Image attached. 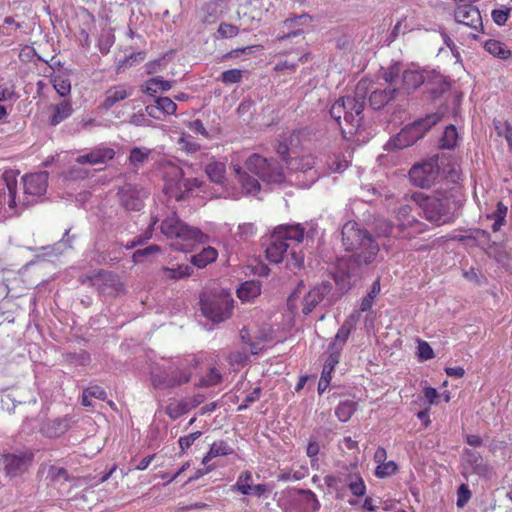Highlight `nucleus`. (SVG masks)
Listing matches in <instances>:
<instances>
[{
    "mask_svg": "<svg viewBox=\"0 0 512 512\" xmlns=\"http://www.w3.org/2000/svg\"><path fill=\"white\" fill-rule=\"evenodd\" d=\"M90 284L103 294H118L122 290V284L117 275L108 271H101L87 279Z\"/></svg>",
    "mask_w": 512,
    "mask_h": 512,
    "instance_id": "16",
    "label": "nucleus"
},
{
    "mask_svg": "<svg viewBox=\"0 0 512 512\" xmlns=\"http://www.w3.org/2000/svg\"><path fill=\"white\" fill-rule=\"evenodd\" d=\"M396 470L397 465L394 461L383 462L376 467L375 475L379 478H385L394 474Z\"/></svg>",
    "mask_w": 512,
    "mask_h": 512,
    "instance_id": "52",
    "label": "nucleus"
},
{
    "mask_svg": "<svg viewBox=\"0 0 512 512\" xmlns=\"http://www.w3.org/2000/svg\"><path fill=\"white\" fill-rule=\"evenodd\" d=\"M235 171L238 175L239 182L246 193L255 194L260 190V183L258 179L251 177L245 172H241L240 168H236Z\"/></svg>",
    "mask_w": 512,
    "mask_h": 512,
    "instance_id": "40",
    "label": "nucleus"
},
{
    "mask_svg": "<svg viewBox=\"0 0 512 512\" xmlns=\"http://www.w3.org/2000/svg\"><path fill=\"white\" fill-rule=\"evenodd\" d=\"M400 93L401 91L399 87H386L384 89H376L370 94V105L373 107V109H380L391 100L398 98Z\"/></svg>",
    "mask_w": 512,
    "mask_h": 512,
    "instance_id": "25",
    "label": "nucleus"
},
{
    "mask_svg": "<svg viewBox=\"0 0 512 512\" xmlns=\"http://www.w3.org/2000/svg\"><path fill=\"white\" fill-rule=\"evenodd\" d=\"M187 127L194 133L196 134H199L201 136H203L204 138L206 139H209L210 138V135L208 133V131L206 130V128L204 127L203 123L201 120L199 119H196L194 121H190L188 124H187Z\"/></svg>",
    "mask_w": 512,
    "mask_h": 512,
    "instance_id": "60",
    "label": "nucleus"
},
{
    "mask_svg": "<svg viewBox=\"0 0 512 512\" xmlns=\"http://www.w3.org/2000/svg\"><path fill=\"white\" fill-rule=\"evenodd\" d=\"M32 455L27 452H0V470L8 477L22 474L30 463Z\"/></svg>",
    "mask_w": 512,
    "mask_h": 512,
    "instance_id": "12",
    "label": "nucleus"
},
{
    "mask_svg": "<svg viewBox=\"0 0 512 512\" xmlns=\"http://www.w3.org/2000/svg\"><path fill=\"white\" fill-rule=\"evenodd\" d=\"M133 89L127 88L125 85H117L106 92V97L102 103V107L106 110L112 108L117 102L122 101L132 95Z\"/></svg>",
    "mask_w": 512,
    "mask_h": 512,
    "instance_id": "29",
    "label": "nucleus"
},
{
    "mask_svg": "<svg viewBox=\"0 0 512 512\" xmlns=\"http://www.w3.org/2000/svg\"><path fill=\"white\" fill-rule=\"evenodd\" d=\"M401 74L400 64L395 63L383 72L382 78L386 83H388L387 87H398V84L401 81Z\"/></svg>",
    "mask_w": 512,
    "mask_h": 512,
    "instance_id": "42",
    "label": "nucleus"
},
{
    "mask_svg": "<svg viewBox=\"0 0 512 512\" xmlns=\"http://www.w3.org/2000/svg\"><path fill=\"white\" fill-rule=\"evenodd\" d=\"M115 150L111 147L99 145L91 149L88 153L77 157L76 162L81 165H99L105 164L115 157Z\"/></svg>",
    "mask_w": 512,
    "mask_h": 512,
    "instance_id": "18",
    "label": "nucleus"
},
{
    "mask_svg": "<svg viewBox=\"0 0 512 512\" xmlns=\"http://www.w3.org/2000/svg\"><path fill=\"white\" fill-rule=\"evenodd\" d=\"M189 410L185 402L170 403L166 408L167 415L172 419H177Z\"/></svg>",
    "mask_w": 512,
    "mask_h": 512,
    "instance_id": "51",
    "label": "nucleus"
},
{
    "mask_svg": "<svg viewBox=\"0 0 512 512\" xmlns=\"http://www.w3.org/2000/svg\"><path fill=\"white\" fill-rule=\"evenodd\" d=\"M164 180V193L176 201L184 199L187 193L193 191L194 188L199 187L201 184L197 178L185 179L183 170L175 164H168L166 166Z\"/></svg>",
    "mask_w": 512,
    "mask_h": 512,
    "instance_id": "8",
    "label": "nucleus"
},
{
    "mask_svg": "<svg viewBox=\"0 0 512 512\" xmlns=\"http://www.w3.org/2000/svg\"><path fill=\"white\" fill-rule=\"evenodd\" d=\"M411 201L421 207L425 218L436 225H443L452 221L457 201L452 192L438 191L431 196L422 193L411 195Z\"/></svg>",
    "mask_w": 512,
    "mask_h": 512,
    "instance_id": "5",
    "label": "nucleus"
},
{
    "mask_svg": "<svg viewBox=\"0 0 512 512\" xmlns=\"http://www.w3.org/2000/svg\"><path fill=\"white\" fill-rule=\"evenodd\" d=\"M424 85L433 97H439L449 89V83L444 76L435 70H425Z\"/></svg>",
    "mask_w": 512,
    "mask_h": 512,
    "instance_id": "22",
    "label": "nucleus"
},
{
    "mask_svg": "<svg viewBox=\"0 0 512 512\" xmlns=\"http://www.w3.org/2000/svg\"><path fill=\"white\" fill-rule=\"evenodd\" d=\"M252 483H253L252 474L249 471H245L238 476L237 482L234 485V487L241 494L250 495V492L252 490L251 486H253Z\"/></svg>",
    "mask_w": 512,
    "mask_h": 512,
    "instance_id": "47",
    "label": "nucleus"
},
{
    "mask_svg": "<svg viewBox=\"0 0 512 512\" xmlns=\"http://www.w3.org/2000/svg\"><path fill=\"white\" fill-rule=\"evenodd\" d=\"M380 293V283L379 280H376L372 286L370 292L362 299L360 304V311L365 312L368 311L374 302L375 297Z\"/></svg>",
    "mask_w": 512,
    "mask_h": 512,
    "instance_id": "49",
    "label": "nucleus"
},
{
    "mask_svg": "<svg viewBox=\"0 0 512 512\" xmlns=\"http://www.w3.org/2000/svg\"><path fill=\"white\" fill-rule=\"evenodd\" d=\"M439 169L435 160L414 165L409 171V178L415 186L429 187L438 177Z\"/></svg>",
    "mask_w": 512,
    "mask_h": 512,
    "instance_id": "14",
    "label": "nucleus"
},
{
    "mask_svg": "<svg viewBox=\"0 0 512 512\" xmlns=\"http://www.w3.org/2000/svg\"><path fill=\"white\" fill-rule=\"evenodd\" d=\"M218 252L213 247L204 248L200 253L191 257V262L198 268H204L217 259Z\"/></svg>",
    "mask_w": 512,
    "mask_h": 512,
    "instance_id": "37",
    "label": "nucleus"
},
{
    "mask_svg": "<svg viewBox=\"0 0 512 512\" xmlns=\"http://www.w3.org/2000/svg\"><path fill=\"white\" fill-rule=\"evenodd\" d=\"M202 433L200 431H196L193 433H190L189 435L180 437L178 440L179 448L181 454L185 453L192 445L193 443L200 438Z\"/></svg>",
    "mask_w": 512,
    "mask_h": 512,
    "instance_id": "53",
    "label": "nucleus"
},
{
    "mask_svg": "<svg viewBox=\"0 0 512 512\" xmlns=\"http://www.w3.org/2000/svg\"><path fill=\"white\" fill-rule=\"evenodd\" d=\"M241 340L250 347V352L253 355L259 354L269 340V335L263 331H257L253 335L246 327L240 331Z\"/></svg>",
    "mask_w": 512,
    "mask_h": 512,
    "instance_id": "21",
    "label": "nucleus"
},
{
    "mask_svg": "<svg viewBox=\"0 0 512 512\" xmlns=\"http://www.w3.org/2000/svg\"><path fill=\"white\" fill-rule=\"evenodd\" d=\"M233 448L225 441L220 440L214 442L207 454L202 459V464L207 465L213 458L219 456H227L233 454Z\"/></svg>",
    "mask_w": 512,
    "mask_h": 512,
    "instance_id": "33",
    "label": "nucleus"
},
{
    "mask_svg": "<svg viewBox=\"0 0 512 512\" xmlns=\"http://www.w3.org/2000/svg\"><path fill=\"white\" fill-rule=\"evenodd\" d=\"M260 394H261V388L260 387H255L253 389L252 392H250L246 397H245V400H244V403L241 404L239 407H238V410L241 411V410H244L246 409L250 404L254 403L255 401L259 400L260 398Z\"/></svg>",
    "mask_w": 512,
    "mask_h": 512,
    "instance_id": "61",
    "label": "nucleus"
},
{
    "mask_svg": "<svg viewBox=\"0 0 512 512\" xmlns=\"http://www.w3.org/2000/svg\"><path fill=\"white\" fill-rule=\"evenodd\" d=\"M367 87L366 82L360 81L353 94L340 97L330 108L331 117L337 122L345 137L354 135L360 127Z\"/></svg>",
    "mask_w": 512,
    "mask_h": 512,
    "instance_id": "2",
    "label": "nucleus"
},
{
    "mask_svg": "<svg viewBox=\"0 0 512 512\" xmlns=\"http://www.w3.org/2000/svg\"><path fill=\"white\" fill-rule=\"evenodd\" d=\"M5 189L1 198L9 208L27 207L36 203L46 192L48 173L45 171L26 174L22 177V193H18L17 173L14 170L3 173Z\"/></svg>",
    "mask_w": 512,
    "mask_h": 512,
    "instance_id": "1",
    "label": "nucleus"
},
{
    "mask_svg": "<svg viewBox=\"0 0 512 512\" xmlns=\"http://www.w3.org/2000/svg\"><path fill=\"white\" fill-rule=\"evenodd\" d=\"M311 22V17L308 14L296 15L293 17L287 18L283 22V28L287 30H291L286 34L280 35L277 37V40L283 41L291 37L299 36L302 34V29L297 27L306 26Z\"/></svg>",
    "mask_w": 512,
    "mask_h": 512,
    "instance_id": "24",
    "label": "nucleus"
},
{
    "mask_svg": "<svg viewBox=\"0 0 512 512\" xmlns=\"http://www.w3.org/2000/svg\"><path fill=\"white\" fill-rule=\"evenodd\" d=\"M342 482L347 483L351 493L355 496H363L366 493V485L358 473H348L342 477Z\"/></svg>",
    "mask_w": 512,
    "mask_h": 512,
    "instance_id": "36",
    "label": "nucleus"
},
{
    "mask_svg": "<svg viewBox=\"0 0 512 512\" xmlns=\"http://www.w3.org/2000/svg\"><path fill=\"white\" fill-rule=\"evenodd\" d=\"M173 86V82L164 80L162 77L157 76L148 79L145 82L144 92L149 96L155 97L159 92L169 91Z\"/></svg>",
    "mask_w": 512,
    "mask_h": 512,
    "instance_id": "32",
    "label": "nucleus"
},
{
    "mask_svg": "<svg viewBox=\"0 0 512 512\" xmlns=\"http://www.w3.org/2000/svg\"><path fill=\"white\" fill-rule=\"evenodd\" d=\"M247 358V354L241 351H233L228 356V360L232 365H243L246 362Z\"/></svg>",
    "mask_w": 512,
    "mask_h": 512,
    "instance_id": "64",
    "label": "nucleus"
},
{
    "mask_svg": "<svg viewBox=\"0 0 512 512\" xmlns=\"http://www.w3.org/2000/svg\"><path fill=\"white\" fill-rule=\"evenodd\" d=\"M245 166L248 171L267 183L279 184L285 179L284 172L278 163L258 154L249 156Z\"/></svg>",
    "mask_w": 512,
    "mask_h": 512,
    "instance_id": "9",
    "label": "nucleus"
},
{
    "mask_svg": "<svg viewBox=\"0 0 512 512\" xmlns=\"http://www.w3.org/2000/svg\"><path fill=\"white\" fill-rule=\"evenodd\" d=\"M222 380L220 372L216 368H210L209 372L205 377L202 378L201 386L210 387L217 385Z\"/></svg>",
    "mask_w": 512,
    "mask_h": 512,
    "instance_id": "55",
    "label": "nucleus"
},
{
    "mask_svg": "<svg viewBox=\"0 0 512 512\" xmlns=\"http://www.w3.org/2000/svg\"><path fill=\"white\" fill-rule=\"evenodd\" d=\"M356 411V403L350 400L341 402L335 409V415L341 422H347Z\"/></svg>",
    "mask_w": 512,
    "mask_h": 512,
    "instance_id": "43",
    "label": "nucleus"
},
{
    "mask_svg": "<svg viewBox=\"0 0 512 512\" xmlns=\"http://www.w3.org/2000/svg\"><path fill=\"white\" fill-rule=\"evenodd\" d=\"M283 241L299 244L304 239V228L301 224H284L276 227L273 231Z\"/></svg>",
    "mask_w": 512,
    "mask_h": 512,
    "instance_id": "27",
    "label": "nucleus"
},
{
    "mask_svg": "<svg viewBox=\"0 0 512 512\" xmlns=\"http://www.w3.org/2000/svg\"><path fill=\"white\" fill-rule=\"evenodd\" d=\"M193 273L192 267L189 265H179L176 268H163V274L168 279H181L188 277Z\"/></svg>",
    "mask_w": 512,
    "mask_h": 512,
    "instance_id": "46",
    "label": "nucleus"
},
{
    "mask_svg": "<svg viewBox=\"0 0 512 512\" xmlns=\"http://www.w3.org/2000/svg\"><path fill=\"white\" fill-rule=\"evenodd\" d=\"M200 303L203 315L212 322L219 323L230 317L233 298L228 291L221 289L218 292L202 294Z\"/></svg>",
    "mask_w": 512,
    "mask_h": 512,
    "instance_id": "7",
    "label": "nucleus"
},
{
    "mask_svg": "<svg viewBox=\"0 0 512 512\" xmlns=\"http://www.w3.org/2000/svg\"><path fill=\"white\" fill-rule=\"evenodd\" d=\"M238 33V27L228 23H221L217 30L218 37L222 39L233 38L237 36Z\"/></svg>",
    "mask_w": 512,
    "mask_h": 512,
    "instance_id": "56",
    "label": "nucleus"
},
{
    "mask_svg": "<svg viewBox=\"0 0 512 512\" xmlns=\"http://www.w3.org/2000/svg\"><path fill=\"white\" fill-rule=\"evenodd\" d=\"M256 228L252 223H243L238 226V235L244 239H248L255 235Z\"/></svg>",
    "mask_w": 512,
    "mask_h": 512,
    "instance_id": "62",
    "label": "nucleus"
},
{
    "mask_svg": "<svg viewBox=\"0 0 512 512\" xmlns=\"http://www.w3.org/2000/svg\"><path fill=\"white\" fill-rule=\"evenodd\" d=\"M299 494L304 496V503L309 512H317L320 509V502L314 492L301 489Z\"/></svg>",
    "mask_w": 512,
    "mask_h": 512,
    "instance_id": "50",
    "label": "nucleus"
},
{
    "mask_svg": "<svg viewBox=\"0 0 512 512\" xmlns=\"http://www.w3.org/2000/svg\"><path fill=\"white\" fill-rule=\"evenodd\" d=\"M158 222H161V232L170 239H175L172 243L174 249L179 251H188L196 243H205L208 236L197 227L189 226L182 222L175 211H163L161 214L152 217L149 230L145 233V239L152 237L151 228Z\"/></svg>",
    "mask_w": 512,
    "mask_h": 512,
    "instance_id": "3",
    "label": "nucleus"
},
{
    "mask_svg": "<svg viewBox=\"0 0 512 512\" xmlns=\"http://www.w3.org/2000/svg\"><path fill=\"white\" fill-rule=\"evenodd\" d=\"M16 98L15 85L13 83H4L0 85V102L9 101Z\"/></svg>",
    "mask_w": 512,
    "mask_h": 512,
    "instance_id": "57",
    "label": "nucleus"
},
{
    "mask_svg": "<svg viewBox=\"0 0 512 512\" xmlns=\"http://www.w3.org/2000/svg\"><path fill=\"white\" fill-rule=\"evenodd\" d=\"M359 318L360 313L358 311H354L345 319L341 327L338 329L333 341L329 344V351H336V353L342 352L343 347L345 346L350 333L355 329Z\"/></svg>",
    "mask_w": 512,
    "mask_h": 512,
    "instance_id": "17",
    "label": "nucleus"
},
{
    "mask_svg": "<svg viewBox=\"0 0 512 512\" xmlns=\"http://www.w3.org/2000/svg\"><path fill=\"white\" fill-rule=\"evenodd\" d=\"M148 193L141 186L125 184L118 191L120 205L127 211H139Z\"/></svg>",
    "mask_w": 512,
    "mask_h": 512,
    "instance_id": "13",
    "label": "nucleus"
},
{
    "mask_svg": "<svg viewBox=\"0 0 512 512\" xmlns=\"http://www.w3.org/2000/svg\"><path fill=\"white\" fill-rule=\"evenodd\" d=\"M72 113L73 108L71 102L64 100L53 107V113L50 118V124L56 126L68 117H70Z\"/></svg>",
    "mask_w": 512,
    "mask_h": 512,
    "instance_id": "35",
    "label": "nucleus"
},
{
    "mask_svg": "<svg viewBox=\"0 0 512 512\" xmlns=\"http://www.w3.org/2000/svg\"><path fill=\"white\" fill-rule=\"evenodd\" d=\"M471 498V492L466 484H461L457 491V506L464 507Z\"/></svg>",
    "mask_w": 512,
    "mask_h": 512,
    "instance_id": "58",
    "label": "nucleus"
},
{
    "mask_svg": "<svg viewBox=\"0 0 512 512\" xmlns=\"http://www.w3.org/2000/svg\"><path fill=\"white\" fill-rule=\"evenodd\" d=\"M341 236L344 249L353 253L351 265H368L375 260L379 245L360 224L352 220L346 222L342 227Z\"/></svg>",
    "mask_w": 512,
    "mask_h": 512,
    "instance_id": "4",
    "label": "nucleus"
},
{
    "mask_svg": "<svg viewBox=\"0 0 512 512\" xmlns=\"http://www.w3.org/2000/svg\"><path fill=\"white\" fill-rule=\"evenodd\" d=\"M151 380L155 388H172L187 383L190 380V373L183 372L181 378L171 377V374L166 372L158 373L153 374Z\"/></svg>",
    "mask_w": 512,
    "mask_h": 512,
    "instance_id": "28",
    "label": "nucleus"
},
{
    "mask_svg": "<svg viewBox=\"0 0 512 512\" xmlns=\"http://www.w3.org/2000/svg\"><path fill=\"white\" fill-rule=\"evenodd\" d=\"M412 206L410 204H402L397 209V228L403 238H413L426 231L427 225L418 221L415 216L411 215Z\"/></svg>",
    "mask_w": 512,
    "mask_h": 512,
    "instance_id": "11",
    "label": "nucleus"
},
{
    "mask_svg": "<svg viewBox=\"0 0 512 512\" xmlns=\"http://www.w3.org/2000/svg\"><path fill=\"white\" fill-rule=\"evenodd\" d=\"M150 153L151 150L148 148L134 147L130 151L129 162L133 167L139 168L148 161Z\"/></svg>",
    "mask_w": 512,
    "mask_h": 512,
    "instance_id": "41",
    "label": "nucleus"
},
{
    "mask_svg": "<svg viewBox=\"0 0 512 512\" xmlns=\"http://www.w3.org/2000/svg\"><path fill=\"white\" fill-rule=\"evenodd\" d=\"M463 459L467 463L472 472L479 476H487L489 473V466L483 461L479 453L470 449H465L463 452Z\"/></svg>",
    "mask_w": 512,
    "mask_h": 512,
    "instance_id": "31",
    "label": "nucleus"
},
{
    "mask_svg": "<svg viewBox=\"0 0 512 512\" xmlns=\"http://www.w3.org/2000/svg\"><path fill=\"white\" fill-rule=\"evenodd\" d=\"M485 50L499 59L506 60L511 56V51L500 41L490 39L484 44Z\"/></svg>",
    "mask_w": 512,
    "mask_h": 512,
    "instance_id": "39",
    "label": "nucleus"
},
{
    "mask_svg": "<svg viewBox=\"0 0 512 512\" xmlns=\"http://www.w3.org/2000/svg\"><path fill=\"white\" fill-rule=\"evenodd\" d=\"M458 141V133L454 125L446 127L443 136L440 140L441 148L453 149Z\"/></svg>",
    "mask_w": 512,
    "mask_h": 512,
    "instance_id": "45",
    "label": "nucleus"
},
{
    "mask_svg": "<svg viewBox=\"0 0 512 512\" xmlns=\"http://www.w3.org/2000/svg\"><path fill=\"white\" fill-rule=\"evenodd\" d=\"M289 139H290V145H288V143L286 141H282V142H279V144L277 146V153L283 157V160L286 162L287 165H288L289 159L291 157H293L292 154L295 153L293 150V147H294L293 142L298 141V136L295 134H292L289 137Z\"/></svg>",
    "mask_w": 512,
    "mask_h": 512,
    "instance_id": "48",
    "label": "nucleus"
},
{
    "mask_svg": "<svg viewBox=\"0 0 512 512\" xmlns=\"http://www.w3.org/2000/svg\"><path fill=\"white\" fill-rule=\"evenodd\" d=\"M291 249V265L300 268L303 265L304 258L297 254L290 243L283 241L274 232L271 234L270 242L266 248V258L269 262L278 264L283 261L285 254Z\"/></svg>",
    "mask_w": 512,
    "mask_h": 512,
    "instance_id": "10",
    "label": "nucleus"
},
{
    "mask_svg": "<svg viewBox=\"0 0 512 512\" xmlns=\"http://www.w3.org/2000/svg\"><path fill=\"white\" fill-rule=\"evenodd\" d=\"M314 165L315 159L310 154L291 157L288 161V168L290 170L308 173V186L314 183L319 177L316 170H314Z\"/></svg>",
    "mask_w": 512,
    "mask_h": 512,
    "instance_id": "20",
    "label": "nucleus"
},
{
    "mask_svg": "<svg viewBox=\"0 0 512 512\" xmlns=\"http://www.w3.org/2000/svg\"><path fill=\"white\" fill-rule=\"evenodd\" d=\"M456 22L470 27L475 31L483 28L482 18L479 9L471 3L458 5L454 12Z\"/></svg>",
    "mask_w": 512,
    "mask_h": 512,
    "instance_id": "15",
    "label": "nucleus"
},
{
    "mask_svg": "<svg viewBox=\"0 0 512 512\" xmlns=\"http://www.w3.org/2000/svg\"><path fill=\"white\" fill-rule=\"evenodd\" d=\"M331 289L332 286L329 282H322L312 288L303 299L302 312L305 315L310 314L314 308L325 299Z\"/></svg>",
    "mask_w": 512,
    "mask_h": 512,
    "instance_id": "19",
    "label": "nucleus"
},
{
    "mask_svg": "<svg viewBox=\"0 0 512 512\" xmlns=\"http://www.w3.org/2000/svg\"><path fill=\"white\" fill-rule=\"evenodd\" d=\"M205 172L212 182L222 184L225 179L226 166L223 162L213 161L206 165Z\"/></svg>",
    "mask_w": 512,
    "mask_h": 512,
    "instance_id": "38",
    "label": "nucleus"
},
{
    "mask_svg": "<svg viewBox=\"0 0 512 512\" xmlns=\"http://www.w3.org/2000/svg\"><path fill=\"white\" fill-rule=\"evenodd\" d=\"M242 80V71L240 69H229L221 74V81L224 84H235Z\"/></svg>",
    "mask_w": 512,
    "mask_h": 512,
    "instance_id": "54",
    "label": "nucleus"
},
{
    "mask_svg": "<svg viewBox=\"0 0 512 512\" xmlns=\"http://www.w3.org/2000/svg\"><path fill=\"white\" fill-rule=\"evenodd\" d=\"M177 110L176 103L169 97H158L155 104L147 105L145 111L148 116L159 119V114L173 115Z\"/></svg>",
    "mask_w": 512,
    "mask_h": 512,
    "instance_id": "26",
    "label": "nucleus"
},
{
    "mask_svg": "<svg viewBox=\"0 0 512 512\" xmlns=\"http://www.w3.org/2000/svg\"><path fill=\"white\" fill-rule=\"evenodd\" d=\"M418 352H419V357L422 360H429V359H432L434 357V352H433L432 348L425 341L419 342Z\"/></svg>",
    "mask_w": 512,
    "mask_h": 512,
    "instance_id": "63",
    "label": "nucleus"
},
{
    "mask_svg": "<svg viewBox=\"0 0 512 512\" xmlns=\"http://www.w3.org/2000/svg\"><path fill=\"white\" fill-rule=\"evenodd\" d=\"M52 84L56 92L61 96L65 97L70 94L71 83L69 78L64 74L55 75L52 78Z\"/></svg>",
    "mask_w": 512,
    "mask_h": 512,
    "instance_id": "44",
    "label": "nucleus"
},
{
    "mask_svg": "<svg viewBox=\"0 0 512 512\" xmlns=\"http://www.w3.org/2000/svg\"><path fill=\"white\" fill-rule=\"evenodd\" d=\"M510 15V9H494L491 13L493 21L497 25H504Z\"/></svg>",
    "mask_w": 512,
    "mask_h": 512,
    "instance_id": "59",
    "label": "nucleus"
},
{
    "mask_svg": "<svg viewBox=\"0 0 512 512\" xmlns=\"http://www.w3.org/2000/svg\"><path fill=\"white\" fill-rule=\"evenodd\" d=\"M261 293V285L258 281H246L237 290V296L245 302L252 301Z\"/></svg>",
    "mask_w": 512,
    "mask_h": 512,
    "instance_id": "34",
    "label": "nucleus"
},
{
    "mask_svg": "<svg viewBox=\"0 0 512 512\" xmlns=\"http://www.w3.org/2000/svg\"><path fill=\"white\" fill-rule=\"evenodd\" d=\"M441 118L440 114L433 113L406 125L394 138L387 142L385 149H403L413 145L423 137L427 130L436 125Z\"/></svg>",
    "mask_w": 512,
    "mask_h": 512,
    "instance_id": "6",
    "label": "nucleus"
},
{
    "mask_svg": "<svg viewBox=\"0 0 512 512\" xmlns=\"http://www.w3.org/2000/svg\"><path fill=\"white\" fill-rule=\"evenodd\" d=\"M72 424V418L64 416L62 418L49 420L44 426V431L49 437H59L68 431Z\"/></svg>",
    "mask_w": 512,
    "mask_h": 512,
    "instance_id": "30",
    "label": "nucleus"
},
{
    "mask_svg": "<svg viewBox=\"0 0 512 512\" xmlns=\"http://www.w3.org/2000/svg\"><path fill=\"white\" fill-rule=\"evenodd\" d=\"M402 88L399 87L401 93H411L425 82V70H405L401 74Z\"/></svg>",
    "mask_w": 512,
    "mask_h": 512,
    "instance_id": "23",
    "label": "nucleus"
}]
</instances>
